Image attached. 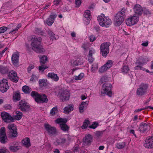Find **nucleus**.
<instances>
[{
	"mask_svg": "<svg viewBox=\"0 0 153 153\" xmlns=\"http://www.w3.org/2000/svg\"><path fill=\"white\" fill-rule=\"evenodd\" d=\"M33 40L31 45L32 49L37 53H42L45 51V49L43 48V46L41 45L42 38L40 37L33 36L32 38Z\"/></svg>",
	"mask_w": 153,
	"mask_h": 153,
	"instance_id": "nucleus-1",
	"label": "nucleus"
},
{
	"mask_svg": "<svg viewBox=\"0 0 153 153\" xmlns=\"http://www.w3.org/2000/svg\"><path fill=\"white\" fill-rule=\"evenodd\" d=\"M126 10V9L123 8L114 15V21L116 26H120L124 21L125 17Z\"/></svg>",
	"mask_w": 153,
	"mask_h": 153,
	"instance_id": "nucleus-2",
	"label": "nucleus"
},
{
	"mask_svg": "<svg viewBox=\"0 0 153 153\" xmlns=\"http://www.w3.org/2000/svg\"><path fill=\"white\" fill-rule=\"evenodd\" d=\"M97 20L99 24L102 27H108L111 24V20L109 18L105 16L102 13L99 16L97 17Z\"/></svg>",
	"mask_w": 153,
	"mask_h": 153,
	"instance_id": "nucleus-3",
	"label": "nucleus"
},
{
	"mask_svg": "<svg viewBox=\"0 0 153 153\" xmlns=\"http://www.w3.org/2000/svg\"><path fill=\"white\" fill-rule=\"evenodd\" d=\"M68 120L66 118H59L55 120V122L57 124H60L59 126L61 129L64 131H67L69 129L68 125L66 124Z\"/></svg>",
	"mask_w": 153,
	"mask_h": 153,
	"instance_id": "nucleus-4",
	"label": "nucleus"
},
{
	"mask_svg": "<svg viewBox=\"0 0 153 153\" xmlns=\"http://www.w3.org/2000/svg\"><path fill=\"white\" fill-rule=\"evenodd\" d=\"M148 88V85L144 83H141L137 89L136 94L139 97H142L146 95Z\"/></svg>",
	"mask_w": 153,
	"mask_h": 153,
	"instance_id": "nucleus-5",
	"label": "nucleus"
},
{
	"mask_svg": "<svg viewBox=\"0 0 153 153\" xmlns=\"http://www.w3.org/2000/svg\"><path fill=\"white\" fill-rule=\"evenodd\" d=\"M112 87L111 84L109 83H105L102 85L101 93L102 94H104L107 93V95L109 97H111L112 93L111 91Z\"/></svg>",
	"mask_w": 153,
	"mask_h": 153,
	"instance_id": "nucleus-6",
	"label": "nucleus"
},
{
	"mask_svg": "<svg viewBox=\"0 0 153 153\" xmlns=\"http://www.w3.org/2000/svg\"><path fill=\"white\" fill-rule=\"evenodd\" d=\"M3 120L6 123L13 122L14 120H19L22 118V115H14L12 117L11 115H1Z\"/></svg>",
	"mask_w": 153,
	"mask_h": 153,
	"instance_id": "nucleus-7",
	"label": "nucleus"
},
{
	"mask_svg": "<svg viewBox=\"0 0 153 153\" xmlns=\"http://www.w3.org/2000/svg\"><path fill=\"white\" fill-rule=\"evenodd\" d=\"M109 42H105L102 43L100 46V51L104 57H106L109 51Z\"/></svg>",
	"mask_w": 153,
	"mask_h": 153,
	"instance_id": "nucleus-8",
	"label": "nucleus"
},
{
	"mask_svg": "<svg viewBox=\"0 0 153 153\" xmlns=\"http://www.w3.org/2000/svg\"><path fill=\"white\" fill-rule=\"evenodd\" d=\"M7 128L9 130V134L8 137H15L18 136L17 128L14 124H10L8 125Z\"/></svg>",
	"mask_w": 153,
	"mask_h": 153,
	"instance_id": "nucleus-9",
	"label": "nucleus"
},
{
	"mask_svg": "<svg viewBox=\"0 0 153 153\" xmlns=\"http://www.w3.org/2000/svg\"><path fill=\"white\" fill-rule=\"evenodd\" d=\"M139 19V17L137 16H131L126 20V24L128 26L133 25L138 22Z\"/></svg>",
	"mask_w": 153,
	"mask_h": 153,
	"instance_id": "nucleus-10",
	"label": "nucleus"
},
{
	"mask_svg": "<svg viewBox=\"0 0 153 153\" xmlns=\"http://www.w3.org/2000/svg\"><path fill=\"white\" fill-rule=\"evenodd\" d=\"M8 141L5 132V128L3 127L0 129V142L2 144H5Z\"/></svg>",
	"mask_w": 153,
	"mask_h": 153,
	"instance_id": "nucleus-11",
	"label": "nucleus"
},
{
	"mask_svg": "<svg viewBox=\"0 0 153 153\" xmlns=\"http://www.w3.org/2000/svg\"><path fill=\"white\" fill-rule=\"evenodd\" d=\"M9 88L8 80L6 79H3L0 82V91L4 93L6 92Z\"/></svg>",
	"mask_w": 153,
	"mask_h": 153,
	"instance_id": "nucleus-12",
	"label": "nucleus"
},
{
	"mask_svg": "<svg viewBox=\"0 0 153 153\" xmlns=\"http://www.w3.org/2000/svg\"><path fill=\"white\" fill-rule=\"evenodd\" d=\"M45 129L48 131L49 134L53 135L57 133L56 128L54 127H52L48 124H45L44 125Z\"/></svg>",
	"mask_w": 153,
	"mask_h": 153,
	"instance_id": "nucleus-13",
	"label": "nucleus"
},
{
	"mask_svg": "<svg viewBox=\"0 0 153 153\" xmlns=\"http://www.w3.org/2000/svg\"><path fill=\"white\" fill-rule=\"evenodd\" d=\"M59 98L62 101L68 100L70 95L69 92L67 90H63L60 91L59 93Z\"/></svg>",
	"mask_w": 153,
	"mask_h": 153,
	"instance_id": "nucleus-14",
	"label": "nucleus"
},
{
	"mask_svg": "<svg viewBox=\"0 0 153 153\" xmlns=\"http://www.w3.org/2000/svg\"><path fill=\"white\" fill-rule=\"evenodd\" d=\"M19 54L18 52L14 53L11 57L12 63L14 66H17L19 65Z\"/></svg>",
	"mask_w": 153,
	"mask_h": 153,
	"instance_id": "nucleus-15",
	"label": "nucleus"
},
{
	"mask_svg": "<svg viewBox=\"0 0 153 153\" xmlns=\"http://www.w3.org/2000/svg\"><path fill=\"white\" fill-rule=\"evenodd\" d=\"M19 107L22 111L24 112L28 111L30 108L29 106L27 103L23 101H21L19 102Z\"/></svg>",
	"mask_w": 153,
	"mask_h": 153,
	"instance_id": "nucleus-16",
	"label": "nucleus"
},
{
	"mask_svg": "<svg viewBox=\"0 0 153 153\" xmlns=\"http://www.w3.org/2000/svg\"><path fill=\"white\" fill-rule=\"evenodd\" d=\"M9 78L13 82H17L18 81L19 78L17 76L16 72L13 71H10L8 74Z\"/></svg>",
	"mask_w": 153,
	"mask_h": 153,
	"instance_id": "nucleus-17",
	"label": "nucleus"
},
{
	"mask_svg": "<svg viewBox=\"0 0 153 153\" xmlns=\"http://www.w3.org/2000/svg\"><path fill=\"white\" fill-rule=\"evenodd\" d=\"M146 143L144 144L145 147L148 148H153V134L151 137H148L146 140Z\"/></svg>",
	"mask_w": 153,
	"mask_h": 153,
	"instance_id": "nucleus-18",
	"label": "nucleus"
},
{
	"mask_svg": "<svg viewBox=\"0 0 153 153\" xmlns=\"http://www.w3.org/2000/svg\"><path fill=\"white\" fill-rule=\"evenodd\" d=\"M134 11L136 15L140 16L143 12V8L141 6L138 4H136L133 8Z\"/></svg>",
	"mask_w": 153,
	"mask_h": 153,
	"instance_id": "nucleus-19",
	"label": "nucleus"
},
{
	"mask_svg": "<svg viewBox=\"0 0 153 153\" xmlns=\"http://www.w3.org/2000/svg\"><path fill=\"white\" fill-rule=\"evenodd\" d=\"M57 15L56 14L51 13L50 16L49 18L46 20V23L48 25L51 26L54 22V19L56 17Z\"/></svg>",
	"mask_w": 153,
	"mask_h": 153,
	"instance_id": "nucleus-20",
	"label": "nucleus"
},
{
	"mask_svg": "<svg viewBox=\"0 0 153 153\" xmlns=\"http://www.w3.org/2000/svg\"><path fill=\"white\" fill-rule=\"evenodd\" d=\"M139 129L140 132H144L150 129L149 125L144 123H140Z\"/></svg>",
	"mask_w": 153,
	"mask_h": 153,
	"instance_id": "nucleus-21",
	"label": "nucleus"
},
{
	"mask_svg": "<svg viewBox=\"0 0 153 153\" xmlns=\"http://www.w3.org/2000/svg\"><path fill=\"white\" fill-rule=\"evenodd\" d=\"M92 137L90 134L86 135L83 139V142L86 144L91 143L92 140Z\"/></svg>",
	"mask_w": 153,
	"mask_h": 153,
	"instance_id": "nucleus-22",
	"label": "nucleus"
},
{
	"mask_svg": "<svg viewBox=\"0 0 153 153\" xmlns=\"http://www.w3.org/2000/svg\"><path fill=\"white\" fill-rule=\"evenodd\" d=\"M39 96V98L38 99L39 100L37 101V102L43 103H47L48 102V99L45 94H40Z\"/></svg>",
	"mask_w": 153,
	"mask_h": 153,
	"instance_id": "nucleus-23",
	"label": "nucleus"
},
{
	"mask_svg": "<svg viewBox=\"0 0 153 153\" xmlns=\"http://www.w3.org/2000/svg\"><path fill=\"white\" fill-rule=\"evenodd\" d=\"M48 78L51 79L54 81L57 82L58 81L59 77L57 74L54 73L53 72L49 73L48 75Z\"/></svg>",
	"mask_w": 153,
	"mask_h": 153,
	"instance_id": "nucleus-24",
	"label": "nucleus"
},
{
	"mask_svg": "<svg viewBox=\"0 0 153 153\" xmlns=\"http://www.w3.org/2000/svg\"><path fill=\"white\" fill-rule=\"evenodd\" d=\"M83 58L82 57L79 56L77 57L76 60L73 62V64L75 66L82 65L83 63Z\"/></svg>",
	"mask_w": 153,
	"mask_h": 153,
	"instance_id": "nucleus-25",
	"label": "nucleus"
},
{
	"mask_svg": "<svg viewBox=\"0 0 153 153\" xmlns=\"http://www.w3.org/2000/svg\"><path fill=\"white\" fill-rule=\"evenodd\" d=\"M95 53V51L94 50H91L89 51V54L88 56V61L89 63H91L94 60V58L92 56V55Z\"/></svg>",
	"mask_w": 153,
	"mask_h": 153,
	"instance_id": "nucleus-26",
	"label": "nucleus"
},
{
	"mask_svg": "<svg viewBox=\"0 0 153 153\" xmlns=\"http://www.w3.org/2000/svg\"><path fill=\"white\" fill-rule=\"evenodd\" d=\"M88 101L82 102L80 105L79 107V111L81 113L83 112L84 111V109L87 107L88 105Z\"/></svg>",
	"mask_w": 153,
	"mask_h": 153,
	"instance_id": "nucleus-27",
	"label": "nucleus"
},
{
	"mask_svg": "<svg viewBox=\"0 0 153 153\" xmlns=\"http://www.w3.org/2000/svg\"><path fill=\"white\" fill-rule=\"evenodd\" d=\"M74 106L69 105L65 107L64 109V112L65 114H69L70 112L72 111L74 109Z\"/></svg>",
	"mask_w": 153,
	"mask_h": 153,
	"instance_id": "nucleus-28",
	"label": "nucleus"
},
{
	"mask_svg": "<svg viewBox=\"0 0 153 153\" xmlns=\"http://www.w3.org/2000/svg\"><path fill=\"white\" fill-rule=\"evenodd\" d=\"M66 141V139L65 138H60L56 140V143L58 145H63L65 144Z\"/></svg>",
	"mask_w": 153,
	"mask_h": 153,
	"instance_id": "nucleus-29",
	"label": "nucleus"
},
{
	"mask_svg": "<svg viewBox=\"0 0 153 153\" xmlns=\"http://www.w3.org/2000/svg\"><path fill=\"white\" fill-rule=\"evenodd\" d=\"M40 95L37 92L34 91H32L31 94V96L34 98L35 101L37 102L39 100Z\"/></svg>",
	"mask_w": 153,
	"mask_h": 153,
	"instance_id": "nucleus-30",
	"label": "nucleus"
},
{
	"mask_svg": "<svg viewBox=\"0 0 153 153\" xmlns=\"http://www.w3.org/2000/svg\"><path fill=\"white\" fill-rule=\"evenodd\" d=\"M22 144L26 147H29L30 146V139L27 137L22 141Z\"/></svg>",
	"mask_w": 153,
	"mask_h": 153,
	"instance_id": "nucleus-31",
	"label": "nucleus"
},
{
	"mask_svg": "<svg viewBox=\"0 0 153 153\" xmlns=\"http://www.w3.org/2000/svg\"><path fill=\"white\" fill-rule=\"evenodd\" d=\"M40 59V62L41 65L45 64L46 63V61L48 60V58L47 56L43 55L42 56H39Z\"/></svg>",
	"mask_w": 153,
	"mask_h": 153,
	"instance_id": "nucleus-32",
	"label": "nucleus"
},
{
	"mask_svg": "<svg viewBox=\"0 0 153 153\" xmlns=\"http://www.w3.org/2000/svg\"><path fill=\"white\" fill-rule=\"evenodd\" d=\"M129 68L128 66L125 63H123L121 68L122 72L124 74L127 73L128 71Z\"/></svg>",
	"mask_w": 153,
	"mask_h": 153,
	"instance_id": "nucleus-33",
	"label": "nucleus"
},
{
	"mask_svg": "<svg viewBox=\"0 0 153 153\" xmlns=\"http://www.w3.org/2000/svg\"><path fill=\"white\" fill-rule=\"evenodd\" d=\"M20 99V93L18 91H17L14 95L13 97V100L14 101H16L19 100Z\"/></svg>",
	"mask_w": 153,
	"mask_h": 153,
	"instance_id": "nucleus-34",
	"label": "nucleus"
},
{
	"mask_svg": "<svg viewBox=\"0 0 153 153\" xmlns=\"http://www.w3.org/2000/svg\"><path fill=\"white\" fill-rule=\"evenodd\" d=\"M84 16L87 19V20H90L91 18L90 11L89 10H86L84 13Z\"/></svg>",
	"mask_w": 153,
	"mask_h": 153,
	"instance_id": "nucleus-35",
	"label": "nucleus"
},
{
	"mask_svg": "<svg viewBox=\"0 0 153 153\" xmlns=\"http://www.w3.org/2000/svg\"><path fill=\"white\" fill-rule=\"evenodd\" d=\"M90 124V121L86 119L84 121L83 123V125L81 126V128L82 129H85L87 128L88 126V125Z\"/></svg>",
	"mask_w": 153,
	"mask_h": 153,
	"instance_id": "nucleus-36",
	"label": "nucleus"
},
{
	"mask_svg": "<svg viewBox=\"0 0 153 153\" xmlns=\"http://www.w3.org/2000/svg\"><path fill=\"white\" fill-rule=\"evenodd\" d=\"M22 89L23 91L26 94H29L30 92L29 88L27 85H25L23 86Z\"/></svg>",
	"mask_w": 153,
	"mask_h": 153,
	"instance_id": "nucleus-37",
	"label": "nucleus"
},
{
	"mask_svg": "<svg viewBox=\"0 0 153 153\" xmlns=\"http://www.w3.org/2000/svg\"><path fill=\"white\" fill-rule=\"evenodd\" d=\"M58 110L57 106L53 108L51 111L50 114L52 115H54L57 114Z\"/></svg>",
	"mask_w": 153,
	"mask_h": 153,
	"instance_id": "nucleus-38",
	"label": "nucleus"
},
{
	"mask_svg": "<svg viewBox=\"0 0 153 153\" xmlns=\"http://www.w3.org/2000/svg\"><path fill=\"white\" fill-rule=\"evenodd\" d=\"M99 123L97 122H93L92 125L88 126V127L90 128H92L94 129L96 128L97 126H99Z\"/></svg>",
	"mask_w": 153,
	"mask_h": 153,
	"instance_id": "nucleus-39",
	"label": "nucleus"
},
{
	"mask_svg": "<svg viewBox=\"0 0 153 153\" xmlns=\"http://www.w3.org/2000/svg\"><path fill=\"white\" fill-rule=\"evenodd\" d=\"M126 144L124 142L119 143L116 144V147L117 149H121L125 147Z\"/></svg>",
	"mask_w": 153,
	"mask_h": 153,
	"instance_id": "nucleus-40",
	"label": "nucleus"
},
{
	"mask_svg": "<svg viewBox=\"0 0 153 153\" xmlns=\"http://www.w3.org/2000/svg\"><path fill=\"white\" fill-rule=\"evenodd\" d=\"M107 81L108 77L106 76H104L101 77L99 83L100 84H101L103 82H106Z\"/></svg>",
	"mask_w": 153,
	"mask_h": 153,
	"instance_id": "nucleus-41",
	"label": "nucleus"
},
{
	"mask_svg": "<svg viewBox=\"0 0 153 153\" xmlns=\"http://www.w3.org/2000/svg\"><path fill=\"white\" fill-rule=\"evenodd\" d=\"M1 71L0 73L4 74L7 73L8 71V68L6 67L1 66Z\"/></svg>",
	"mask_w": 153,
	"mask_h": 153,
	"instance_id": "nucleus-42",
	"label": "nucleus"
},
{
	"mask_svg": "<svg viewBox=\"0 0 153 153\" xmlns=\"http://www.w3.org/2000/svg\"><path fill=\"white\" fill-rule=\"evenodd\" d=\"M112 61L111 60H108L107 61L106 63L104 65L108 69L110 68L112 65Z\"/></svg>",
	"mask_w": 153,
	"mask_h": 153,
	"instance_id": "nucleus-43",
	"label": "nucleus"
},
{
	"mask_svg": "<svg viewBox=\"0 0 153 153\" xmlns=\"http://www.w3.org/2000/svg\"><path fill=\"white\" fill-rule=\"evenodd\" d=\"M48 35L50 36L51 39L52 40H53L54 39H55L54 37L55 35L52 31L50 30H48Z\"/></svg>",
	"mask_w": 153,
	"mask_h": 153,
	"instance_id": "nucleus-44",
	"label": "nucleus"
},
{
	"mask_svg": "<svg viewBox=\"0 0 153 153\" xmlns=\"http://www.w3.org/2000/svg\"><path fill=\"white\" fill-rule=\"evenodd\" d=\"M21 27V25L20 24H19L16 26V28L15 29H13V30H11L10 32L9 33L13 34H14L16 32V31L18 30L19 28Z\"/></svg>",
	"mask_w": 153,
	"mask_h": 153,
	"instance_id": "nucleus-45",
	"label": "nucleus"
},
{
	"mask_svg": "<svg viewBox=\"0 0 153 153\" xmlns=\"http://www.w3.org/2000/svg\"><path fill=\"white\" fill-rule=\"evenodd\" d=\"M9 149L13 152H15L19 149L18 146H10L9 147Z\"/></svg>",
	"mask_w": 153,
	"mask_h": 153,
	"instance_id": "nucleus-46",
	"label": "nucleus"
},
{
	"mask_svg": "<svg viewBox=\"0 0 153 153\" xmlns=\"http://www.w3.org/2000/svg\"><path fill=\"white\" fill-rule=\"evenodd\" d=\"M84 75V74L83 73H81L80 74H79L78 76H74V79L76 80H79L81 79L83 76Z\"/></svg>",
	"mask_w": 153,
	"mask_h": 153,
	"instance_id": "nucleus-47",
	"label": "nucleus"
},
{
	"mask_svg": "<svg viewBox=\"0 0 153 153\" xmlns=\"http://www.w3.org/2000/svg\"><path fill=\"white\" fill-rule=\"evenodd\" d=\"M108 69L105 66V65H104L102 66L101 68L99 69V71L100 73H103L105 71Z\"/></svg>",
	"mask_w": 153,
	"mask_h": 153,
	"instance_id": "nucleus-48",
	"label": "nucleus"
},
{
	"mask_svg": "<svg viewBox=\"0 0 153 153\" xmlns=\"http://www.w3.org/2000/svg\"><path fill=\"white\" fill-rule=\"evenodd\" d=\"M102 131H98L95 133V135L96 137H99L102 136Z\"/></svg>",
	"mask_w": 153,
	"mask_h": 153,
	"instance_id": "nucleus-49",
	"label": "nucleus"
},
{
	"mask_svg": "<svg viewBox=\"0 0 153 153\" xmlns=\"http://www.w3.org/2000/svg\"><path fill=\"white\" fill-rule=\"evenodd\" d=\"M98 69L97 65V63H94L92 65L91 67V70L92 71L94 72Z\"/></svg>",
	"mask_w": 153,
	"mask_h": 153,
	"instance_id": "nucleus-50",
	"label": "nucleus"
},
{
	"mask_svg": "<svg viewBox=\"0 0 153 153\" xmlns=\"http://www.w3.org/2000/svg\"><path fill=\"white\" fill-rule=\"evenodd\" d=\"M7 29V27L3 26L0 27V33H2L5 32Z\"/></svg>",
	"mask_w": 153,
	"mask_h": 153,
	"instance_id": "nucleus-51",
	"label": "nucleus"
},
{
	"mask_svg": "<svg viewBox=\"0 0 153 153\" xmlns=\"http://www.w3.org/2000/svg\"><path fill=\"white\" fill-rule=\"evenodd\" d=\"M48 67L47 66L44 65H42L39 67V69L40 71H44L48 68Z\"/></svg>",
	"mask_w": 153,
	"mask_h": 153,
	"instance_id": "nucleus-52",
	"label": "nucleus"
},
{
	"mask_svg": "<svg viewBox=\"0 0 153 153\" xmlns=\"http://www.w3.org/2000/svg\"><path fill=\"white\" fill-rule=\"evenodd\" d=\"M39 83L40 85L45 86L46 85L45 80L44 79H39Z\"/></svg>",
	"mask_w": 153,
	"mask_h": 153,
	"instance_id": "nucleus-53",
	"label": "nucleus"
},
{
	"mask_svg": "<svg viewBox=\"0 0 153 153\" xmlns=\"http://www.w3.org/2000/svg\"><path fill=\"white\" fill-rule=\"evenodd\" d=\"M89 40L91 42H93L96 39L95 36L92 35L89 37Z\"/></svg>",
	"mask_w": 153,
	"mask_h": 153,
	"instance_id": "nucleus-54",
	"label": "nucleus"
},
{
	"mask_svg": "<svg viewBox=\"0 0 153 153\" xmlns=\"http://www.w3.org/2000/svg\"><path fill=\"white\" fill-rule=\"evenodd\" d=\"M134 69L135 70L140 69L143 71H145V68H143L142 66L139 65H137V66H135L134 67Z\"/></svg>",
	"mask_w": 153,
	"mask_h": 153,
	"instance_id": "nucleus-55",
	"label": "nucleus"
},
{
	"mask_svg": "<svg viewBox=\"0 0 153 153\" xmlns=\"http://www.w3.org/2000/svg\"><path fill=\"white\" fill-rule=\"evenodd\" d=\"M34 68V66L32 65H31L27 68V70L28 73H30L32 69Z\"/></svg>",
	"mask_w": 153,
	"mask_h": 153,
	"instance_id": "nucleus-56",
	"label": "nucleus"
},
{
	"mask_svg": "<svg viewBox=\"0 0 153 153\" xmlns=\"http://www.w3.org/2000/svg\"><path fill=\"white\" fill-rule=\"evenodd\" d=\"M82 0H75V4L76 6L79 7L80 6L81 4Z\"/></svg>",
	"mask_w": 153,
	"mask_h": 153,
	"instance_id": "nucleus-57",
	"label": "nucleus"
},
{
	"mask_svg": "<svg viewBox=\"0 0 153 153\" xmlns=\"http://www.w3.org/2000/svg\"><path fill=\"white\" fill-rule=\"evenodd\" d=\"M8 49L7 48H5L1 52H0V57H2L3 54Z\"/></svg>",
	"mask_w": 153,
	"mask_h": 153,
	"instance_id": "nucleus-58",
	"label": "nucleus"
},
{
	"mask_svg": "<svg viewBox=\"0 0 153 153\" xmlns=\"http://www.w3.org/2000/svg\"><path fill=\"white\" fill-rule=\"evenodd\" d=\"M4 107L6 109H10L11 108V107L10 105H5Z\"/></svg>",
	"mask_w": 153,
	"mask_h": 153,
	"instance_id": "nucleus-59",
	"label": "nucleus"
},
{
	"mask_svg": "<svg viewBox=\"0 0 153 153\" xmlns=\"http://www.w3.org/2000/svg\"><path fill=\"white\" fill-rule=\"evenodd\" d=\"M79 148L78 146L74 147L73 148V152L74 153L78 152L79 151Z\"/></svg>",
	"mask_w": 153,
	"mask_h": 153,
	"instance_id": "nucleus-60",
	"label": "nucleus"
},
{
	"mask_svg": "<svg viewBox=\"0 0 153 153\" xmlns=\"http://www.w3.org/2000/svg\"><path fill=\"white\" fill-rule=\"evenodd\" d=\"M136 63L138 64L139 65H143L144 64L141 61H140L139 59L136 61Z\"/></svg>",
	"mask_w": 153,
	"mask_h": 153,
	"instance_id": "nucleus-61",
	"label": "nucleus"
},
{
	"mask_svg": "<svg viewBox=\"0 0 153 153\" xmlns=\"http://www.w3.org/2000/svg\"><path fill=\"white\" fill-rule=\"evenodd\" d=\"M61 1V0H54V4L56 5H57Z\"/></svg>",
	"mask_w": 153,
	"mask_h": 153,
	"instance_id": "nucleus-62",
	"label": "nucleus"
},
{
	"mask_svg": "<svg viewBox=\"0 0 153 153\" xmlns=\"http://www.w3.org/2000/svg\"><path fill=\"white\" fill-rule=\"evenodd\" d=\"M148 45V42L146 41L145 42L143 43L141 45L143 46L147 47Z\"/></svg>",
	"mask_w": 153,
	"mask_h": 153,
	"instance_id": "nucleus-63",
	"label": "nucleus"
},
{
	"mask_svg": "<svg viewBox=\"0 0 153 153\" xmlns=\"http://www.w3.org/2000/svg\"><path fill=\"white\" fill-rule=\"evenodd\" d=\"M139 59L140 61H141L142 62H143L144 64L146 62V60H145L144 58L141 57Z\"/></svg>",
	"mask_w": 153,
	"mask_h": 153,
	"instance_id": "nucleus-64",
	"label": "nucleus"
}]
</instances>
